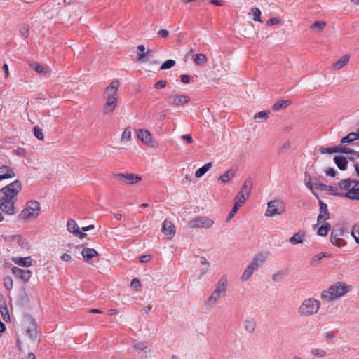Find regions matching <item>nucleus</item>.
Returning a JSON list of instances; mask_svg holds the SVG:
<instances>
[{
	"instance_id": "obj_13",
	"label": "nucleus",
	"mask_w": 359,
	"mask_h": 359,
	"mask_svg": "<svg viewBox=\"0 0 359 359\" xmlns=\"http://www.w3.org/2000/svg\"><path fill=\"white\" fill-rule=\"evenodd\" d=\"M306 187L313 193L317 199H320L318 194L314 191V189L327 190L328 186L323 183L319 182L317 179L312 180L309 179V181L305 183Z\"/></svg>"
},
{
	"instance_id": "obj_43",
	"label": "nucleus",
	"mask_w": 359,
	"mask_h": 359,
	"mask_svg": "<svg viewBox=\"0 0 359 359\" xmlns=\"http://www.w3.org/2000/svg\"><path fill=\"white\" fill-rule=\"evenodd\" d=\"M320 152L322 154L338 153V146L327 148L321 147L320 149Z\"/></svg>"
},
{
	"instance_id": "obj_57",
	"label": "nucleus",
	"mask_w": 359,
	"mask_h": 359,
	"mask_svg": "<svg viewBox=\"0 0 359 359\" xmlns=\"http://www.w3.org/2000/svg\"><path fill=\"white\" fill-rule=\"evenodd\" d=\"M158 35L161 38L168 39L169 37L170 32L167 29H160L158 32Z\"/></svg>"
},
{
	"instance_id": "obj_49",
	"label": "nucleus",
	"mask_w": 359,
	"mask_h": 359,
	"mask_svg": "<svg viewBox=\"0 0 359 359\" xmlns=\"http://www.w3.org/2000/svg\"><path fill=\"white\" fill-rule=\"evenodd\" d=\"M131 130L129 128H126L121 135V141L125 142L130 140Z\"/></svg>"
},
{
	"instance_id": "obj_64",
	"label": "nucleus",
	"mask_w": 359,
	"mask_h": 359,
	"mask_svg": "<svg viewBox=\"0 0 359 359\" xmlns=\"http://www.w3.org/2000/svg\"><path fill=\"white\" fill-rule=\"evenodd\" d=\"M326 175L331 177H334L337 172L334 168H330L326 170Z\"/></svg>"
},
{
	"instance_id": "obj_46",
	"label": "nucleus",
	"mask_w": 359,
	"mask_h": 359,
	"mask_svg": "<svg viewBox=\"0 0 359 359\" xmlns=\"http://www.w3.org/2000/svg\"><path fill=\"white\" fill-rule=\"evenodd\" d=\"M344 195L346 196V198L348 199L359 201V192L354 191V190L346 191Z\"/></svg>"
},
{
	"instance_id": "obj_26",
	"label": "nucleus",
	"mask_w": 359,
	"mask_h": 359,
	"mask_svg": "<svg viewBox=\"0 0 359 359\" xmlns=\"http://www.w3.org/2000/svg\"><path fill=\"white\" fill-rule=\"evenodd\" d=\"M81 255L84 259L88 262L93 257L98 255V253L95 249L86 248L83 249Z\"/></svg>"
},
{
	"instance_id": "obj_4",
	"label": "nucleus",
	"mask_w": 359,
	"mask_h": 359,
	"mask_svg": "<svg viewBox=\"0 0 359 359\" xmlns=\"http://www.w3.org/2000/svg\"><path fill=\"white\" fill-rule=\"evenodd\" d=\"M350 287L345 283L337 282L322 292L320 297L325 302H331L348 292Z\"/></svg>"
},
{
	"instance_id": "obj_8",
	"label": "nucleus",
	"mask_w": 359,
	"mask_h": 359,
	"mask_svg": "<svg viewBox=\"0 0 359 359\" xmlns=\"http://www.w3.org/2000/svg\"><path fill=\"white\" fill-rule=\"evenodd\" d=\"M214 224V221L210 218L205 216L196 217L194 219L190 220L188 223V226L190 228H205L208 229L211 227Z\"/></svg>"
},
{
	"instance_id": "obj_3",
	"label": "nucleus",
	"mask_w": 359,
	"mask_h": 359,
	"mask_svg": "<svg viewBox=\"0 0 359 359\" xmlns=\"http://www.w3.org/2000/svg\"><path fill=\"white\" fill-rule=\"evenodd\" d=\"M228 286V280L226 276H223L215 284L213 291L204 302V306L210 309L216 306L221 299L226 296Z\"/></svg>"
},
{
	"instance_id": "obj_63",
	"label": "nucleus",
	"mask_w": 359,
	"mask_h": 359,
	"mask_svg": "<svg viewBox=\"0 0 359 359\" xmlns=\"http://www.w3.org/2000/svg\"><path fill=\"white\" fill-rule=\"evenodd\" d=\"M181 81L183 83H189L190 81V76L188 74H182L181 76Z\"/></svg>"
},
{
	"instance_id": "obj_22",
	"label": "nucleus",
	"mask_w": 359,
	"mask_h": 359,
	"mask_svg": "<svg viewBox=\"0 0 359 359\" xmlns=\"http://www.w3.org/2000/svg\"><path fill=\"white\" fill-rule=\"evenodd\" d=\"M252 188V180L251 178H248L242 185L241 190L238 193L245 194L246 196H250Z\"/></svg>"
},
{
	"instance_id": "obj_14",
	"label": "nucleus",
	"mask_w": 359,
	"mask_h": 359,
	"mask_svg": "<svg viewBox=\"0 0 359 359\" xmlns=\"http://www.w3.org/2000/svg\"><path fill=\"white\" fill-rule=\"evenodd\" d=\"M189 101L190 97L185 95H172L168 97V104L175 107L184 105Z\"/></svg>"
},
{
	"instance_id": "obj_21",
	"label": "nucleus",
	"mask_w": 359,
	"mask_h": 359,
	"mask_svg": "<svg viewBox=\"0 0 359 359\" xmlns=\"http://www.w3.org/2000/svg\"><path fill=\"white\" fill-rule=\"evenodd\" d=\"M15 176V173L11 167L6 165L0 167V181L13 178Z\"/></svg>"
},
{
	"instance_id": "obj_44",
	"label": "nucleus",
	"mask_w": 359,
	"mask_h": 359,
	"mask_svg": "<svg viewBox=\"0 0 359 359\" xmlns=\"http://www.w3.org/2000/svg\"><path fill=\"white\" fill-rule=\"evenodd\" d=\"M0 313L4 320L6 322L10 320V316L6 306L0 307Z\"/></svg>"
},
{
	"instance_id": "obj_37",
	"label": "nucleus",
	"mask_w": 359,
	"mask_h": 359,
	"mask_svg": "<svg viewBox=\"0 0 359 359\" xmlns=\"http://www.w3.org/2000/svg\"><path fill=\"white\" fill-rule=\"evenodd\" d=\"M330 229V224L329 223H326L319 227L317 233L320 236H325L327 235Z\"/></svg>"
},
{
	"instance_id": "obj_40",
	"label": "nucleus",
	"mask_w": 359,
	"mask_h": 359,
	"mask_svg": "<svg viewBox=\"0 0 359 359\" xmlns=\"http://www.w3.org/2000/svg\"><path fill=\"white\" fill-rule=\"evenodd\" d=\"M311 354L315 357L324 358L327 355V352L323 349L313 348L311 351Z\"/></svg>"
},
{
	"instance_id": "obj_62",
	"label": "nucleus",
	"mask_w": 359,
	"mask_h": 359,
	"mask_svg": "<svg viewBox=\"0 0 359 359\" xmlns=\"http://www.w3.org/2000/svg\"><path fill=\"white\" fill-rule=\"evenodd\" d=\"M150 259H151V255H142L140 257V261L142 263H147L148 262L150 261Z\"/></svg>"
},
{
	"instance_id": "obj_2",
	"label": "nucleus",
	"mask_w": 359,
	"mask_h": 359,
	"mask_svg": "<svg viewBox=\"0 0 359 359\" xmlns=\"http://www.w3.org/2000/svg\"><path fill=\"white\" fill-rule=\"evenodd\" d=\"M119 86V81L115 80L106 87L104 90L106 102L103 107V113L104 114H111L116 109L118 100V90Z\"/></svg>"
},
{
	"instance_id": "obj_23",
	"label": "nucleus",
	"mask_w": 359,
	"mask_h": 359,
	"mask_svg": "<svg viewBox=\"0 0 359 359\" xmlns=\"http://www.w3.org/2000/svg\"><path fill=\"white\" fill-rule=\"evenodd\" d=\"M334 161L339 170H345L346 169L348 161L344 156H335Z\"/></svg>"
},
{
	"instance_id": "obj_29",
	"label": "nucleus",
	"mask_w": 359,
	"mask_h": 359,
	"mask_svg": "<svg viewBox=\"0 0 359 359\" xmlns=\"http://www.w3.org/2000/svg\"><path fill=\"white\" fill-rule=\"evenodd\" d=\"M290 103L291 102L288 100H279L273 105L272 109L273 111H278L280 109H285Z\"/></svg>"
},
{
	"instance_id": "obj_27",
	"label": "nucleus",
	"mask_w": 359,
	"mask_h": 359,
	"mask_svg": "<svg viewBox=\"0 0 359 359\" xmlns=\"http://www.w3.org/2000/svg\"><path fill=\"white\" fill-rule=\"evenodd\" d=\"M349 61V56L348 55H343L340 59L334 62L333 68L335 69H340L348 64Z\"/></svg>"
},
{
	"instance_id": "obj_56",
	"label": "nucleus",
	"mask_w": 359,
	"mask_h": 359,
	"mask_svg": "<svg viewBox=\"0 0 359 359\" xmlns=\"http://www.w3.org/2000/svg\"><path fill=\"white\" fill-rule=\"evenodd\" d=\"M280 22V21L279 18L273 17V18H271L270 19H269L266 21V25L267 26H271V25H273L278 24Z\"/></svg>"
},
{
	"instance_id": "obj_58",
	"label": "nucleus",
	"mask_w": 359,
	"mask_h": 359,
	"mask_svg": "<svg viewBox=\"0 0 359 359\" xmlns=\"http://www.w3.org/2000/svg\"><path fill=\"white\" fill-rule=\"evenodd\" d=\"M181 138L187 144H191L193 142V138L190 134L183 135Z\"/></svg>"
},
{
	"instance_id": "obj_10",
	"label": "nucleus",
	"mask_w": 359,
	"mask_h": 359,
	"mask_svg": "<svg viewBox=\"0 0 359 359\" xmlns=\"http://www.w3.org/2000/svg\"><path fill=\"white\" fill-rule=\"evenodd\" d=\"M27 323L26 333L31 339L35 340L37 338V323L31 316H27L25 319Z\"/></svg>"
},
{
	"instance_id": "obj_18",
	"label": "nucleus",
	"mask_w": 359,
	"mask_h": 359,
	"mask_svg": "<svg viewBox=\"0 0 359 359\" xmlns=\"http://www.w3.org/2000/svg\"><path fill=\"white\" fill-rule=\"evenodd\" d=\"M67 228L69 232L82 239L86 237V234L80 231L79 228L75 220L70 219L67 221Z\"/></svg>"
},
{
	"instance_id": "obj_1",
	"label": "nucleus",
	"mask_w": 359,
	"mask_h": 359,
	"mask_svg": "<svg viewBox=\"0 0 359 359\" xmlns=\"http://www.w3.org/2000/svg\"><path fill=\"white\" fill-rule=\"evenodd\" d=\"M21 189L22 184L19 180H15L0 189V210L4 214L13 215L15 213V203Z\"/></svg>"
},
{
	"instance_id": "obj_36",
	"label": "nucleus",
	"mask_w": 359,
	"mask_h": 359,
	"mask_svg": "<svg viewBox=\"0 0 359 359\" xmlns=\"http://www.w3.org/2000/svg\"><path fill=\"white\" fill-rule=\"evenodd\" d=\"M270 114L271 111L269 110L259 111L254 116V119L257 121L261 120H266L269 118Z\"/></svg>"
},
{
	"instance_id": "obj_25",
	"label": "nucleus",
	"mask_w": 359,
	"mask_h": 359,
	"mask_svg": "<svg viewBox=\"0 0 359 359\" xmlns=\"http://www.w3.org/2000/svg\"><path fill=\"white\" fill-rule=\"evenodd\" d=\"M353 184H355V180H351L349 178L342 180L338 183V186L341 189L347 191H350L352 189Z\"/></svg>"
},
{
	"instance_id": "obj_51",
	"label": "nucleus",
	"mask_w": 359,
	"mask_h": 359,
	"mask_svg": "<svg viewBox=\"0 0 359 359\" xmlns=\"http://www.w3.org/2000/svg\"><path fill=\"white\" fill-rule=\"evenodd\" d=\"M29 66L37 73H41L43 71V67L37 62H32Z\"/></svg>"
},
{
	"instance_id": "obj_16",
	"label": "nucleus",
	"mask_w": 359,
	"mask_h": 359,
	"mask_svg": "<svg viewBox=\"0 0 359 359\" xmlns=\"http://www.w3.org/2000/svg\"><path fill=\"white\" fill-rule=\"evenodd\" d=\"M319 202V215L317 218L318 224H321L330 218V213L327 205L320 199H318Z\"/></svg>"
},
{
	"instance_id": "obj_61",
	"label": "nucleus",
	"mask_w": 359,
	"mask_h": 359,
	"mask_svg": "<svg viewBox=\"0 0 359 359\" xmlns=\"http://www.w3.org/2000/svg\"><path fill=\"white\" fill-rule=\"evenodd\" d=\"M60 259L63 262H69L72 261V257L69 254L64 253L62 255L60 256Z\"/></svg>"
},
{
	"instance_id": "obj_24",
	"label": "nucleus",
	"mask_w": 359,
	"mask_h": 359,
	"mask_svg": "<svg viewBox=\"0 0 359 359\" xmlns=\"http://www.w3.org/2000/svg\"><path fill=\"white\" fill-rule=\"evenodd\" d=\"M30 257H12V261L20 266L29 267L32 265Z\"/></svg>"
},
{
	"instance_id": "obj_42",
	"label": "nucleus",
	"mask_w": 359,
	"mask_h": 359,
	"mask_svg": "<svg viewBox=\"0 0 359 359\" xmlns=\"http://www.w3.org/2000/svg\"><path fill=\"white\" fill-rule=\"evenodd\" d=\"M176 62L174 60H168L165 61L161 66L160 69L165 70L172 68L175 65Z\"/></svg>"
},
{
	"instance_id": "obj_9",
	"label": "nucleus",
	"mask_w": 359,
	"mask_h": 359,
	"mask_svg": "<svg viewBox=\"0 0 359 359\" xmlns=\"http://www.w3.org/2000/svg\"><path fill=\"white\" fill-rule=\"evenodd\" d=\"M284 211V206L281 201L276 200L271 201L268 203V207L265 215L269 217H273L283 214Z\"/></svg>"
},
{
	"instance_id": "obj_39",
	"label": "nucleus",
	"mask_w": 359,
	"mask_h": 359,
	"mask_svg": "<svg viewBox=\"0 0 359 359\" xmlns=\"http://www.w3.org/2000/svg\"><path fill=\"white\" fill-rule=\"evenodd\" d=\"M327 190L330 191V194H331V195L346 198V196L344 195V194H346V192L345 193H344V192H339L338 191V188L337 187L328 186Z\"/></svg>"
},
{
	"instance_id": "obj_38",
	"label": "nucleus",
	"mask_w": 359,
	"mask_h": 359,
	"mask_svg": "<svg viewBox=\"0 0 359 359\" xmlns=\"http://www.w3.org/2000/svg\"><path fill=\"white\" fill-rule=\"evenodd\" d=\"M328 256H329V255L327 253H319L311 258V264L313 266H316L321 261V259L323 257H328Z\"/></svg>"
},
{
	"instance_id": "obj_19",
	"label": "nucleus",
	"mask_w": 359,
	"mask_h": 359,
	"mask_svg": "<svg viewBox=\"0 0 359 359\" xmlns=\"http://www.w3.org/2000/svg\"><path fill=\"white\" fill-rule=\"evenodd\" d=\"M162 232L172 238L175 234V226L170 221L165 219L162 224Z\"/></svg>"
},
{
	"instance_id": "obj_34",
	"label": "nucleus",
	"mask_w": 359,
	"mask_h": 359,
	"mask_svg": "<svg viewBox=\"0 0 359 359\" xmlns=\"http://www.w3.org/2000/svg\"><path fill=\"white\" fill-rule=\"evenodd\" d=\"M137 50L140 52H142V53H139L137 55V60L138 61H146V60H147L148 59L147 58V56L148 53L150 52V50H148L146 53H144L143 52L145 50V48H144V45H142V44L137 46Z\"/></svg>"
},
{
	"instance_id": "obj_35",
	"label": "nucleus",
	"mask_w": 359,
	"mask_h": 359,
	"mask_svg": "<svg viewBox=\"0 0 359 359\" xmlns=\"http://www.w3.org/2000/svg\"><path fill=\"white\" fill-rule=\"evenodd\" d=\"M289 241L292 245L302 243L304 242V236L299 233H296L294 236L290 238Z\"/></svg>"
},
{
	"instance_id": "obj_32",
	"label": "nucleus",
	"mask_w": 359,
	"mask_h": 359,
	"mask_svg": "<svg viewBox=\"0 0 359 359\" xmlns=\"http://www.w3.org/2000/svg\"><path fill=\"white\" fill-rule=\"evenodd\" d=\"M194 61L197 65H203L208 61V58L205 54L198 53L194 57Z\"/></svg>"
},
{
	"instance_id": "obj_20",
	"label": "nucleus",
	"mask_w": 359,
	"mask_h": 359,
	"mask_svg": "<svg viewBox=\"0 0 359 359\" xmlns=\"http://www.w3.org/2000/svg\"><path fill=\"white\" fill-rule=\"evenodd\" d=\"M243 325L247 332L252 334L255 330L257 322L254 318L247 317L243 321Z\"/></svg>"
},
{
	"instance_id": "obj_45",
	"label": "nucleus",
	"mask_w": 359,
	"mask_h": 359,
	"mask_svg": "<svg viewBox=\"0 0 359 359\" xmlns=\"http://www.w3.org/2000/svg\"><path fill=\"white\" fill-rule=\"evenodd\" d=\"M338 153H342V154H356V152L354 151L353 149L348 148V147H346V146H341V145H338Z\"/></svg>"
},
{
	"instance_id": "obj_30",
	"label": "nucleus",
	"mask_w": 359,
	"mask_h": 359,
	"mask_svg": "<svg viewBox=\"0 0 359 359\" xmlns=\"http://www.w3.org/2000/svg\"><path fill=\"white\" fill-rule=\"evenodd\" d=\"M234 171L231 169H229L224 174L220 175L218 177V180L222 182H228L234 177Z\"/></svg>"
},
{
	"instance_id": "obj_47",
	"label": "nucleus",
	"mask_w": 359,
	"mask_h": 359,
	"mask_svg": "<svg viewBox=\"0 0 359 359\" xmlns=\"http://www.w3.org/2000/svg\"><path fill=\"white\" fill-rule=\"evenodd\" d=\"M252 15H253V20L256 22H262L261 20V11L258 8H254L252 9Z\"/></svg>"
},
{
	"instance_id": "obj_50",
	"label": "nucleus",
	"mask_w": 359,
	"mask_h": 359,
	"mask_svg": "<svg viewBox=\"0 0 359 359\" xmlns=\"http://www.w3.org/2000/svg\"><path fill=\"white\" fill-rule=\"evenodd\" d=\"M351 234L354 237L356 243L359 244V224L353 226Z\"/></svg>"
},
{
	"instance_id": "obj_48",
	"label": "nucleus",
	"mask_w": 359,
	"mask_h": 359,
	"mask_svg": "<svg viewBox=\"0 0 359 359\" xmlns=\"http://www.w3.org/2000/svg\"><path fill=\"white\" fill-rule=\"evenodd\" d=\"M34 136L39 140H43L44 137L42 130L39 126H34L33 129Z\"/></svg>"
},
{
	"instance_id": "obj_41",
	"label": "nucleus",
	"mask_w": 359,
	"mask_h": 359,
	"mask_svg": "<svg viewBox=\"0 0 359 359\" xmlns=\"http://www.w3.org/2000/svg\"><path fill=\"white\" fill-rule=\"evenodd\" d=\"M326 25V23L323 21H316L311 25V29H316L319 32L322 31Z\"/></svg>"
},
{
	"instance_id": "obj_5",
	"label": "nucleus",
	"mask_w": 359,
	"mask_h": 359,
	"mask_svg": "<svg viewBox=\"0 0 359 359\" xmlns=\"http://www.w3.org/2000/svg\"><path fill=\"white\" fill-rule=\"evenodd\" d=\"M320 306L319 300L315 298L304 299L298 308L297 313L300 317H308L318 313Z\"/></svg>"
},
{
	"instance_id": "obj_28",
	"label": "nucleus",
	"mask_w": 359,
	"mask_h": 359,
	"mask_svg": "<svg viewBox=\"0 0 359 359\" xmlns=\"http://www.w3.org/2000/svg\"><path fill=\"white\" fill-rule=\"evenodd\" d=\"M359 138V133L357 132L350 133L346 136L344 137L341 140V142L343 144L351 143Z\"/></svg>"
},
{
	"instance_id": "obj_54",
	"label": "nucleus",
	"mask_w": 359,
	"mask_h": 359,
	"mask_svg": "<svg viewBox=\"0 0 359 359\" xmlns=\"http://www.w3.org/2000/svg\"><path fill=\"white\" fill-rule=\"evenodd\" d=\"M4 286L7 290H11L13 287V280L11 277H7L4 280Z\"/></svg>"
},
{
	"instance_id": "obj_33",
	"label": "nucleus",
	"mask_w": 359,
	"mask_h": 359,
	"mask_svg": "<svg viewBox=\"0 0 359 359\" xmlns=\"http://www.w3.org/2000/svg\"><path fill=\"white\" fill-rule=\"evenodd\" d=\"M248 198V196H246L245 194L241 193H238L237 195L234 198V204L238 207H241L243 204L245 203L246 199Z\"/></svg>"
},
{
	"instance_id": "obj_55",
	"label": "nucleus",
	"mask_w": 359,
	"mask_h": 359,
	"mask_svg": "<svg viewBox=\"0 0 359 359\" xmlns=\"http://www.w3.org/2000/svg\"><path fill=\"white\" fill-rule=\"evenodd\" d=\"M285 273L284 272H278L276 273L273 274L272 280L273 281H278L282 279L285 276Z\"/></svg>"
},
{
	"instance_id": "obj_31",
	"label": "nucleus",
	"mask_w": 359,
	"mask_h": 359,
	"mask_svg": "<svg viewBox=\"0 0 359 359\" xmlns=\"http://www.w3.org/2000/svg\"><path fill=\"white\" fill-rule=\"evenodd\" d=\"M212 163H208L205 164L203 166L198 169L195 172V176L197 178H200L203 176L211 168Z\"/></svg>"
},
{
	"instance_id": "obj_15",
	"label": "nucleus",
	"mask_w": 359,
	"mask_h": 359,
	"mask_svg": "<svg viewBox=\"0 0 359 359\" xmlns=\"http://www.w3.org/2000/svg\"><path fill=\"white\" fill-rule=\"evenodd\" d=\"M13 274L18 279L26 283L29 280L32 276V271L28 269H22L18 267L14 266L11 269Z\"/></svg>"
},
{
	"instance_id": "obj_11",
	"label": "nucleus",
	"mask_w": 359,
	"mask_h": 359,
	"mask_svg": "<svg viewBox=\"0 0 359 359\" xmlns=\"http://www.w3.org/2000/svg\"><path fill=\"white\" fill-rule=\"evenodd\" d=\"M138 138L146 145L155 147L156 142L153 140L151 133L148 130L139 129L137 130Z\"/></svg>"
},
{
	"instance_id": "obj_6",
	"label": "nucleus",
	"mask_w": 359,
	"mask_h": 359,
	"mask_svg": "<svg viewBox=\"0 0 359 359\" xmlns=\"http://www.w3.org/2000/svg\"><path fill=\"white\" fill-rule=\"evenodd\" d=\"M266 255L264 253L257 254L251 261L250 264L245 269L242 274L241 280L243 281L248 280L255 271H257L265 262Z\"/></svg>"
},
{
	"instance_id": "obj_17",
	"label": "nucleus",
	"mask_w": 359,
	"mask_h": 359,
	"mask_svg": "<svg viewBox=\"0 0 359 359\" xmlns=\"http://www.w3.org/2000/svg\"><path fill=\"white\" fill-rule=\"evenodd\" d=\"M115 178L116 180H124L127 184H133L139 182L141 181L142 178L137 175H135L133 173H120L115 175Z\"/></svg>"
},
{
	"instance_id": "obj_7",
	"label": "nucleus",
	"mask_w": 359,
	"mask_h": 359,
	"mask_svg": "<svg viewBox=\"0 0 359 359\" xmlns=\"http://www.w3.org/2000/svg\"><path fill=\"white\" fill-rule=\"evenodd\" d=\"M40 203L36 201H29L26 203L25 208L19 215V217L22 219L31 218L36 219L40 213Z\"/></svg>"
},
{
	"instance_id": "obj_12",
	"label": "nucleus",
	"mask_w": 359,
	"mask_h": 359,
	"mask_svg": "<svg viewBox=\"0 0 359 359\" xmlns=\"http://www.w3.org/2000/svg\"><path fill=\"white\" fill-rule=\"evenodd\" d=\"M344 235L342 229H334L330 234L331 243L339 248L343 247L346 245V241L341 238Z\"/></svg>"
},
{
	"instance_id": "obj_60",
	"label": "nucleus",
	"mask_w": 359,
	"mask_h": 359,
	"mask_svg": "<svg viewBox=\"0 0 359 359\" xmlns=\"http://www.w3.org/2000/svg\"><path fill=\"white\" fill-rule=\"evenodd\" d=\"M135 348L139 350H144L147 348V345L143 342H138L134 345Z\"/></svg>"
},
{
	"instance_id": "obj_53",
	"label": "nucleus",
	"mask_w": 359,
	"mask_h": 359,
	"mask_svg": "<svg viewBox=\"0 0 359 359\" xmlns=\"http://www.w3.org/2000/svg\"><path fill=\"white\" fill-rule=\"evenodd\" d=\"M239 208H240V207L233 205L231 212H229V214L226 218L227 222L229 221L231 219H232L234 217V215H236V213L237 212V211Z\"/></svg>"
},
{
	"instance_id": "obj_52",
	"label": "nucleus",
	"mask_w": 359,
	"mask_h": 359,
	"mask_svg": "<svg viewBox=\"0 0 359 359\" xmlns=\"http://www.w3.org/2000/svg\"><path fill=\"white\" fill-rule=\"evenodd\" d=\"M130 287L135 289V290H137L140 288L141 284L137 278H133L130 283Z\"/></svg>"
},
{
	"instance_id": "obj_59",
	"label": "nucleus",
	"mask_w": 359,
	"mask_h": 359,
	"mask_svg": "<svg viewBox=\"0 0 359 359\" xmlns=\"http://www.w3.org/2000/svg\"><path fill=\"white\" fill-rule=\"evenodd\" d=\"M167 85V81L165 80H161L156 83L154 85V87L157 89L158 88H163L165 87Z\"/></svg>"
}]
</instances>
